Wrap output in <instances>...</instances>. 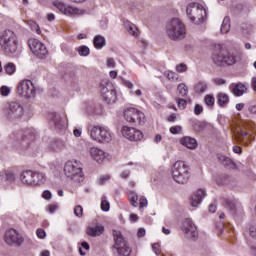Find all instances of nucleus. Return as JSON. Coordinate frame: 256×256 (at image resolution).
I'll use <instances>...</instances> for the list:
<instances>
[{
    "instance_id": "nucleus-50",
    "label": "nucleus",
    "mask_w": 256,
    "mask_h": 256,
    "mask_svg": "<svg viewBox=\"0 0 256 256\" xmlns=\"http://www.w3.org/2000/svg\"><path fill=\"white\" fill-rule=\"evenodd\" d=\"M152 249L156 255H159L161 253V245L159 243L153 244Z\"/></svg>"
},
{
    "instance_id": "nucleus-8",
    "label": "nucleus",
    "mask_w": 256,
    "mask_h": 256,
    "mask_svg": "<svg viewBox=\"0 0 256 256\" xmlns=\"http://www.w3.org/2000/svg\"><path fill=\"white\" fill-rule=\"evenodd\" d=\"M186 13L190 21H202L203 17L207 15L205 7L200 3H190L186 9Z\"/></svg>"
},
{
    "instance_id": "nucleus-13",
    "label": "nucleus",
    "mask_w": 256,
    "mask_h": 256,
    "mask_svg": "<svg viewBox=\"0 0 256 256\" xmlns=\"http://www.w3.org/2000/svg\"><path fill=\"white\" fill-rule=\"evenodd\" d=\"M114 249L117 251L119 256H129V250L127 247V242H125V238L119 231H114Z\"/></svg>"
},
{
    "instance_id": "nucleus-43",
    "label": "nucleus",
    "mask_w": 256,
    "mask_h": 256,
    "mask_svg": "<svg viewBox=\"0 0 256 256\" xmlns=\"http://www.w3.org/2000/svg\"><path fill=\"white\" fill-rule=\"evenodd\" d=\"M74 215L79 218L83 217V206L77 205L74 208Z\"/></svg>"
},
{
    "instance_id": "nucleus-24",
    "label": "nucleus",
    "mask_w": 256,
    "mask_h": 256,
    "mask_svg": "<svg viewBox=\"0 0 256 256\" xmlns=\"http://www.w3.org/2000/svg\"><path fill=\"white\" fill-rule=\"evenodd\" d=\"M94 47L96 49H103L105 45H107V41L105 40V37L102 35H96L93 40Z\"/></svg>"
},
{
    "instance_id": "nucleus-58",
    "label": "nucleus",
    "mask_w": 256,
    "mask_h": 256,
    "mask_svg": "<svg viewBox=\"0 0 256 256\" xmlns=\"http://www.w3.org/2000/svg\"><path fill=\"white\" fill-rule=\"evenodd\" d=\"M130 220L132 223H137V221H139V216H137V214H131Z\"/></svg>"
},
{
    "instance_id": "nucleus-6",
    "label": "nucleus",
    "mask_w": 256,
    "mask_h": 256,
    "mask_svg": "<svg viewBox=\"0 0 256 256\" xmlns=\"http://www.w3.org/2000/svg\"><path fill=\"white\" fill-rule=\"evenodd\" d=\"M2 111L10 121H17V119H23L25 115V108L17 101L6 102L2 108Z\"/></svg>"
},
{
    "instance_id": "nucleus-23",
    "label": "nucleus",
    "mask_w": 256,
    "mask_h": 256,
    "mask_svg": "<svg viewBox=\"0 0 256 256\" xmlns=\"http://www.w3.org/2000/svg\"><path fill=\"white\" fill-rule=\"evenodd\" d=\"M246 92L247 86H245V84L243 83L236 84L232 90L233 95H235L236 97H241V95H243Z\"/></svg>"
},
{
    "instance_id": "nucleus-35",
    "label": "nucleus",
    "mask_w": 256,
    "mask_h": 256,
    "mask_svg": "<svg viewBox=\"0 0 256 256\" xmlns=\"http://www.w3.org/2000/svg\"><path fill=\"white\" fill-rule=\"evenodd\" d=\"M77 51L81 57H87L91 51L89 50V47L87 46H80L77 48Z\"/></svg>"
},
{
    "instance_id": "nucleus-51",
    "label": "nucleus",
    "mask_w": 256,
    "mask_h": 256,
    "mask_svg": "<svg viewBox=\"0 0 256 256\" xmlns=\"http://www.w3.org/2000/svg\"><path fill=\"white\" fill-rule=\"evenodd\" d=\"M139 205H140L141 209H143V207H147V205H148L147 198H145L144 196L140 197Z\"/></svg>"
},
{
    "instance_id": "nucleus-46",
    "label": "nucleus",
    "mask_w": 256,
    "mask_h": 256,
    "mask_svg": "<svg viewBox=\"0 0 256 256\" xmlns=\"http://www.w3.org/2000/svg\"><path fill=\"white\" fill-rule=\"evenodd\" d=\"M176 71L178 73H185V71H187V65L183 63L176 65Z\"/></svg>"
},
{
    "instance_id": "nucleus-55",
    "label": "nucleus",
    "mask_w": 256,
    "mask_h": 256,
    "mask_svg": "<svg viewBox=\"0 0 256 256\" xmlns=\"http://www.w3.org/2000/svg\"><path fill=\"white\" fill-rule=\"evenodd\" d=\"M57 147H58L59 151H61V150L65 149L66 143L64 141H58Z\"/></svg>"
},
{
    "instance_id": "nucleus-14",
    "label": "nucleus",
    "mask_w": 256,
    "mask_h": 256,
    "mask_svg": "<svg viewBox=\"0 0 256 256\" xmlns=\"http://www.w3.org/2000/svg\"><path fill=\"white\" fill-rule=\"evenodd\" d=\"M182 231H184L185 235L189 238L197 237V226L191 221V219H186L182 225Z\"/></svg>"
},
{
    "instance_id": "nucleus-42",
    "label": "nucleus",
    "mask_w": 256,
    "mask_h": 256,
    "mask_svg": "<svg viewBox=\"0 0 256 256\" xmlns=\"http://www.w3.org/2000/svg\"><path fill=\"white\" fill-rule=\"evenodd\" d=\"M116 65H117V63L115 62V59H113V58L106 59L107 69H115Z\"/></svg>"
},
{
    "instance_id": "nucleus-11",
    "label": "nucleus",
    "mask_w": 256,
    "mask_h": 256,
    "mask_svg": "<svg viewBox=\"0 0 256 256\" xmlns=\"http://www.w3.org/2000/svg\"><path fill=\"white\" fill-rule=\"evenodd\" d=\"M28 45L33 55L38 57V59H45L47 55H49V51L47 50V46L43 44V42L38 39L32 38L28 41Z\"/></svg>"
},
{
    "instance_id": "nucleus-61",
    "label": "nucleus",
    "mask_w": 256,
    "mask_h": 256,
    "mask_svg": "<svg viewBox=\"0 0 256 256\" xmlns=\"http://www.w3.org/2000/svg\"><path fill=\"white\" fill-rule=\"evenodd\" d=\"M49 213H55L57 211V205H51L48 207Z\"/></svg>"
},
{
    "instance_id": "nucleus-33",
    "label": "nucleus",
    "mask_w": 256,
    "mask_h": 256,
    "mask_svg": "<svg viewBox=\"0 0 256 256\" xmlns=\"http://www.w3.org/2000/svg\"><path fill=\"white\" fill-rule=\"evenodd\" d=\"M28 25L32 31H36L37 35H41V28L39 27V24L33 20H29Z\"/></svg>"
},
{
    "instance_id": "nucleus-57",
    "label": "nucleus",
    "mask_w": 256,
    "mask_h": 256,
    "mask_svg": "<svg viewBox=\"0 0 256 256\" xmlns=\"http://www.w3.org/2000/svg\"><path fill=\"white\" fill-rule=\"evenodd\" d=\"M109 179H110V176H109V175L102 176V177L99 179L100 185H103V183H105V181H109Z\"/></svg>"
},
{
    "instance_id": "nucleus-64",
    "label": "nucleus",
    "mask_w": 256,
    "mask_h": 256,
    "mask_svg": "<svg viewBox=\"0 0 256 256\" xmlns=\"http://www.w3.org/2000/svg\"><path fill=\"white\" fill-rule=\"evenodd\" d=\"M233 151H234V153H237V154H241L242 153L241 147H239V146H234L233 147Z\"/></svg>"
},
{
    "instance_id": "nucleus-15",
    "label": "nucleus",
    "mask_w": 256,
    "mask_h": 256,
    "mask_svg": "<svg viewBox=\"0 0 256 256\" xmlns=\"http://www.w3.org/2000/svg\"><path fill=\"white\" fill-rule=\"evenodd\" d=\"M89 154L91 159H93V161H96L97 163H103V161L107 159V154H105V151L101 150V148L98 147H91L89 149Z\"/></svg>"
},
{
    "instance_id": "nucleus-30",
    "label": "nucleus",
    "mask_w": 256,
    "mask_h": 256,
    "mask_svg": "<svg viewBox=\"0 0 256 256\" xmlns=\"http://www.w3.org/2000/svg\"><path fill=\"white\" fill-rule=\"evenodd\" d=\"M177 89L181 97H187V93H189V88H187V85H185V83L179 84Z\"/></svg>"
},
{
    "instance_id": "nucleus-1",
    "label": "nucleus",
    "mask_w": 256,
    "mask_h": 256,
    "mask_svg": "<svg viewBox=\"0 0 256 256\" xmlns=\"http://www.w3.org/2000/svg\"><path fill=\"white\" fill-rule=\"evenodd\" d=\"M0 47L6 55L17 53L19 47V38L12 30H5L0 34Z\"/></svg>"
},
{
    "instance_id": "nucleus-34",
    "label": "nucleus",
    "mask_w": 256,
    "mask_h": 256,
    "mask_svg": "<svg viewBox=\"0 0 256 256\" xmlns=\"http://www.w3.org/2000/svg\"><path fill=\"white\" fill-rule=\"evenodd\" d=\"M130 203L132 207H139V196L135 192H130Z\"/></svg>"
},
{
    "instance_id": "nucleus-2",
    "label": "nucleus",
    "mask_w": 256,
    "mask_h": 256,
    "mask_svg": "<svg viewBox=\"0 0 256 256\" xmlns=\"http://www.w3.org/2000/svg\"><path fill=\"white\" fill-rule=\"evenodd\" d=\"M166 35L171 41H182L187 36V28L179 18H173L166 26Z\"/></svg>"
},
{
    "instance_id": "nucleus-25",
    "label": "nucleus",
    "mask_w": 256,
    "mask_h": 256,
    "mask_svg": "<svg viewBox=\"0 0 256 256\" xmlns=\"http://www.w3.org/2000/svg\"><path fill=\"white\" fill-rule=\"evenodd\" d=\"M102 97L106 103H114V101L117 99V92L115 89H112L109 92H106V94H104Z\"/></svg>"
},
{
    "instance_id": "nucleus-44",
    "label": "nucleus",
    "mask_w": 256,
    "mask_h": 256,
    "mask_svg": "<svg viewBox=\"0 0 256 256\" xmlns=\"http://www.w3.org/2000/svg\"><path fill=\"white\" fill-rule=\"evenodd\" d=\"M248 235L251 236V238L256 241V226H250L248 228Z\"/></svg>"
},
{
    "instance_id": "nucleus-3",
    "label": "nucleus",
    "mask_w": 256,
    "mask_h": 256,
    "mask_svg": "<svg viewBox=\"0 0 256 256\" xmlns=\"http://www.w3.org/2000/svg\"><path fill=\"white\" fill-rule=\"evenodd\" d=\"M64 175L73 183H81L85 177L83 176V168L77 160L67 161L64 165Z\"/></svg>"
},
{
    "instance_id": "nucleus-27",
    "label": "nucleus",
    "mask_w": 256,
    "mask_h": 256,
    "mask_svg": "<svg viewBox=\"0 0 256 256\" xmlns=\"http://www.w3.org/2000/svg\"><path fill=\"white\" fill-rule=\"evenodd\" d=\"M218 105L225 107L229 103V96L223 92H220L217 96Z\"/></svg>"
},
{
    "instance_id": "nucleus-10",
    "label": "nucleus",
    "mask_w": 256,
    "mask_h": 256,
    "mask_svg": "<svg viewBox=\"0 0 256 256\" xmlns=\"http://www.w3.org/2000/svg\"><path fill=\"white\" fill-rule=\"evenodd\" d=\"M18 93L19 95H22V97H25L26 99H31L35 97L37 90L35 89V84H33V81L26 79L22 80L18 83Z\"/></svg>"
},
{
    "instance_id": "nucleus-60",
    "label": "nucleus",
    "mask_w": 256,
    "mask_h": 256,
    "mask_svg": "<svg viewBox=\"0 0 256 256\" xmlns=\"http://www.w3.org/2000/svg\"><path fill=\"white\" fill-rule=\"evenodd\" d=\"M109 77H110V79H117V71L111 70L109 72Z\"/></svg>"
},
{
    "instance_id": "nucleus-37",
    "label": "nucleus",
    "mask_w": 256,
    "mask_h": 256,
    "mask_svg": "<svg viewBox=\"0 0 256 256\" xmlns=\"http://www.w3.org/2000/svg\"><path fill=\"white\" fill-rule=\"evenodd\" d=\"M176 103H177L178 109H180L181 111H183V109L187 107V100L183 98H176Z\"/></svg>"
},
{
    "instance_id": "nucleus-26",
    "label": "nucleus",
    "mask_w": 256,
    "mask_h": 256,
    "mask_svg": "<svg viewBox=\"0 0 256 256\" xmlns=\"http://www.w3.org/2000/svg\"><path fill=\"white\" fill-rule=\"evenodd\" d=\"M236 62H237V59L235 58V56H233V54L224 50L223 65H235Z\"/></svg>"
},
{
    "instance_id": "nucleus-5",
    "label": "nucleus",
    "mask_w": 256,
    "mask_h": 256,
    "mask_svg": "<svg viewBox=\"0 0 256 256\" xmlns=\"http://www.w3.org/2000/svg\"><path fill=\"white\" fill-rule=\"evenodd\" d=\"M88 133L92 141L97 143H111L113 141V132L100 125H90Z\"/></svg>"
},
{
    "instance_id": "nucleus-62",
    "label": "nucleus",
    "mask_w": 256,
    "mask_h": 256,
    "mask_svg": "<svg viewBox=\"0 0 256 256\" xmlns=\"http://www.w3.org/2000/svg\"><path fill=\"white\" fill-rule=\"evenodd\" d=\"M82 130L81 129H75L73 131V134L75 137H81Z\"/></svg>"
},
{
    "instance_id": "nucleus-52",
    "label": "nucleus",
    "mask_w": 256,
    "mask_h": 256,
    "mask_svg": "<svg viewBox=\"0 0 256 256\" xmlns=\"http://www.w3.org/2000/svg\"><path fill=\"white\" fill-rule=\"evenodd\" d=\"M194 113L195 115H201V113H203V106L196 104L194 107Z\"/></svg>"
},
{
    "instance_id": "nucleus-40",
    "label": "nucleus",
    "mask_w": 256,
    "mask_h": 256,
    "mask_svg": "<svg viewBox=\"0 0 256 256\" xmlns=\"http://www.w3.org/2000/svg\"><path fill=\"white\" fill-rule=\"evenodd\" d=\"M183 132V127L176 125V126H172L170 127V133L172 135H179Z\"/></svg>"
},
{
    "instance_id": "nucleus-31",
    "label": "nucleus",
    "mask_w": 256,
    "mask_h": 256,
    "mask_svg": "<svg viewBox=\"0 0 256 256\" xmlns=\"http://www.w3.org/2000/svg\"><path fill=\"white\" fill-rule=\"evenodd\" d=\"M7 75H13L15 71H17V67L13 64V62H9L4 67Z\"/></svg>"
},
{
    "instance_id": "nucleus-54",
    "label": "nucleus",
    "mask_w": 256,
    "mask_h": 256,
    "mask_svg": "<svg viewBox=\"0 0 256 256\" xmlns=\"http://www.w3.org/2000/svg\"><path fill=\"white\" fill-rule=\"evenodd\" d=\"M167 121H169V123H175V121H177V114L173 113L168 116Z\"/></svg>"
},
{
    "instance_id": "nucleus-38",
    "label": "nucleus",
    "mask_w": 256,
    "mask_h": 256,
    "mask_svg": "<svg viewBox=\"0 0 256 256\" xmlns=\"http://www.w3.org/2000/svg\"><path fill=\"white\" fill-rule=\"evenodd\" d=\"M120 134L122 135V137H125V139H129V126L122 125L120 127Z\"/></svg>"
},
{
    "instance_id": "nucleus-63",
    "label": "nucleus",
    "mask_w": 256,
    "mask_h": 256,
    "mask_svg": "<svg viewBox=\"0 0 256 256\" xmlns=\"http://www.w3.org/2000/svg\"><path fill=\"white\" fill-rule=\"evenodd\" d=\"M47 21H55V14L49 13L47 15Z\"/></svg>"
},
{
    "instance_id": "nucleus-21",
    "label": "nucleus",
    "mask_w": 256,
    "mask_h": 256,
    "mask_svg": "<svg viewBox=\"0 0 256 256\" xmlns=\"http://www.w3.org/2000/svg\"><path fill=\"white\" fill-rule=\"evenodd\" d=\"M205 195H206L205 190L198 189L196 191V193L192 196V202H191L192 207H197L198 205H200V203H201V201H203Z\"/></svg>"
},
{
    "instance_id": "nucleus-17",
    "label": "nucleus",
    "mask_w": 256,
    "mask_h": 256,
    "mask_svg": "<svg viewBox=\"0 0 256 256\" xmlns=\"http://www.w3.org/2000/svg\"><path fill=\"white\" fill-rule=\"evenodd\" d=\"M180 145L186 147V149H190L191 151H195L198 147L197 140L191 136H184L179 139Z\"/></svg>"
},
{
    "instance_id": "nucleus-12",
    "label": "nucleus",
    "mask_w": 256,
    "mask_h": 256,
    "mask_svg": "<svg viewBox=\"0 0 256 256\" xmlns=\"http://www.w3.org/2000/svg\"><path fill=\"white\" fill-rule=\"evenodd\" d=\"M4 241L11 247H21L25 239L23 238V235L19 233V231L15 229H9L5 233Z\"/></svg>"
},
{
    "instance_id": "nucleus-19",
    "label": "nucleus",
    "mask_w": 256,
    "mask_h": 256,
    "mask_svg": "<svg viewBox=\"0 0 256 256\" xmlns=\"http://www.w3.org/2000/svg\"><path fill=\"white\" fill-rule=\"evenodd\" d=\"M224 56H225V50H221V49L215 50L211 56V59L214 65H217L218 67H223Z\"/></svg>"
},
{
    "instance_id": "nucleus-9",
    "label": "nucleus",
    "mask_w": 256,
    "mask_h": 256,
    "mask_svg": "<svg viewBox=\"0 0 256 256\" xmlns=\"http://www.w3.org/2000/svg\"><path fill=\"white\" fill-rule=\"evenodd\" d=\"M53 6L56 7V9H58L62 15H66L67 17H76V15H83L85 13L84 10L73 7L59 0H55L53 2Z\"/></svg>"
},
{
    "instance_id": "nucleus-53",
    "label": "nucleus",
    "mask_w": 256,
    "mask_h": 256,
    "mask_svg": "<svg viewBox=\"0 0 256 256\" xmlns=\"http://www.w3.org/2000/svg\"><path fill=\"white\" fill-rule=\"evenodd\" d=\"M42 197L43 199L49 200L53 197V195L51 194V191L46 190L42 193Z\"/></svg>"
},
{
    "instance_id": "nucleus-41",
    "label": "nucleus",
    "mask_w": 256,
    "mask_h": 256,
    "mask_svg": "<svg viewBox=\"0 0 256 256\" xmlns=\"http://www.w3.org/2000/svg\"><path fill=\"white\" fill-rule=\"evenodd\" d=\"M196 91L198 93H205V91H207V84H205L204 82H199L196 85Z\"/></svg>"
},
{
    "instance_id": "nucleus-22",
    "label": "nucleus",
    "mask_w": 256,
    "mask_h": 256,
    "mask_svg": "<svg viewBox=\"0 0 256 256\" xmlns=\"http://www.w3.org/2000/svg\"><path fill=\"white\" fill-rule=\"evenodd\" d=\"M143 137V132L138 129L130 128L129 129V141H141Z\"/></svg>"
},
{
    "instance_id": "nucleus-36",
    "label": "nucleus",
    "mask_w": 256,
    "mask_h": 256,
    "mask_svg": "<svg viewBox=\"0 0 256 256\" xmlns=\"http://www.w3.org/2000/svg\"><path fill=\"white\" fill-rule=\"evenodd\" d=\"M204 101L208 107H213V105H215V97L211 94L206 95Z\"/></svg>"
},
{
    "instance_id": "nucleus-39",
    "label": "nucleus",
    "mask_w": 256,
    "mask_h": 256,
    "mask_svg": "<svg viewBox=\"0 0 256 256\" xmlns=\"http://www.w3.org/2000/svg\"><path fill=\"white\" fill-rule=\"evenodd\" d=\"M219 161H221V163H223L225 167H231V164L233 163V160H231V158H228L226 156H220Z\"/></svg>"
},
{
    "instance_id": "nucleus-49",
    "label": "nucleus",
    "mask_w": 256,
    "mask_h": 256,
    "mask_svg": "<svg viewBox=\"0 0 256 256\" xmlns=\"http://www.w3.org/2000/svg\"><path fill=\"white\" fill-rule=\"evenodd\" d=\"M167 77L169 81H179V76L174 72H169Z\"/></svg>"
},
{
    "instance_id": "nucleus-28",
    "label": "nucleus",
    "mask_w": 256,
    "mask_h": 256,
    "mask_svg": "<svg viewBox=\"0 0 256 256\" xmlns=\"http://www.w3.org/2000/svg\"><path fill=\"white\" fill-rule=\"evenodd\" d=\"M231 29V22L229 20V18H224L222 25L220 27V31L221 33H227L228 31H230Z\"/></svg>"
},
{
    "instance_id": "nucleus-59",
    "label": "nucleus",
    "mask_w": 256,
    "mask_h": 256,
    "mask_svg": "<svg viewBox=\"0 0 256 256\" xmlns=\"http://www.w3.org/2000/svg\"><path fill=\"white\" fill-rule=\"evenodd\" d=\"M145 229L144 228H139L138 232H137V236L138 237H145Z\"/></svg>"
},
{
    "instance_id": "nucleus-56",
    "label": "nucleus",
    "mask_w": 256,
    "mask_h": 256,
    "mask_svg": "<svg viewBox=\"0 0 256 256\" xmlns=\"http://www.w3.org/2000/svg\"><path fill=\"white\" fill-rule=\"evenodd\" d=\"M6 179H7V181H15V174L8 172L6 174Z\"/></svg>"
},
{
    "instance_id": "nucleus-18",
    "label": "nucleus",
    "mask_w": 256,
    "mask_h": 256,
    "mask_svg": "<svg viewBox=\"0 0 256 256\" xmlns=\"http://www.w3.org/2000/svg\"><path fill=\"white\" fill-rule=\"evenodd\" d=\"M129 113H130V123H138V125H141V123L145 121V114L140 110H137L135 108H130Z\"/></svg>"
},
{
    "instance_id": "nucleus-32",
    "label": "nucleus",
    "mask_w": 256,
    "mask_h": 256,
    "mask_svg": "<svg viewBox=\"0 0 256 256\" xmlns=\"http://www.w3.org/2000/svg\"><path fill=\"white\" fill-rule=\"evenodd\" d=\"M113 90V84L106 83L101 85V95L104 96L105 94L109 93Z\"/></svg>"
},
{
    "instance_id": "nucleus-45",
    "label": "nucleus",
    "mask_w": 256,
    "mask_h": 256,
    "mask_svg": "<svg viewBox=\"0 0 256 256\" xmlns=\"http://www.w3.org/2000/svg\"><path fill=\"white\" fill-rule=\"evenodd\" d=\"M0 93H1L2 97H7L9 95V93H11V89L7 86H2L0 88Z\"/></svg>"
},
{
    "instance_id": "nucleus-20",
    "label": "nucleus",
    "mask_w": 256,
    "mask_h": 256,
    "mask_svg": "<svg viewBox=\"0 0 256 256\" xmlns=\"http://www.w3.org/2000/svg\"><path fill=\"white\" fill-rule=\"evenodd\" d=\"M105 232V227L100 224H95V226H88L87 235L90 237H100Z\"/></svg>"
},
{
    "instance_id": "nucleus-16",
    "label": "nucleus",
    "mask_w": 256,
    "mask_h": 256,
    "mask_svg": "<svg viewBox=\"0 0 256 256\" xmlns=\"http://www.w3.org/2000/svg\"><path fill=\"white\" fill-rule=\"evenodd\" d=\"M50 119L56 129H67V118L53 113L51 114Z\"/></svg>"
},
{
    "instance_id": "nucleus-48",
    "label": "nucleus",
    "mask_w": 256,
    "mask_h": 256,
    "mask_svg": "<svg viewBox=\"0 0 256 256\" xmlns=\"http://www.w3.org/2000/svg\"><path fill=\"white\" fill-rule=\"evenodd\" d=\"M36 235H37L38 239H45V237H47L45 230H43L41 228L36 230Z\"/></svg>"
},
{
    "instance_id": "nucleus-4",
    "label": "nucleus",
    "mask_w": 256,
    "mask_h": 256,
    "mask_svg": "<svg viewBox=\"0 0 256 256\" xmlns=\"http://www.w3.org/2000/svg\"><path fill=\"white\" fill-rule=\"evenodd\" d=\"M191 177V172H189V165L185 161H176L172 168V178L179 185H185Z\"/></svg>"
},
{
    "instance_id": "nucleus-7",
    "label": "nucleus",
    "mask_w": 256,
    "mask_h": 256,
    "mask_svg": "<svg viewBox=\"0 0 256 256\" xmlns=\"http://www.w3.org/2000/svg\"><path fill=\"white\" fill-rule=\"evenodd\" d=\"M19 180L22 185L35 187V185H40V183L45 181V174L37 173L32 170H24L20 173Z\"/></svg>"
},
{
    "instance_id": "nucleus-29",
    "label": "nucleus",
    "mask_w": 256,
    "mask_h": 256,
    "mask_svg": "<svg viewBox=\"0 0 256 256\" xmlns=\"http://www.w3.org/2000/svg\"><path fill=\"white\" fill-rule=\"evenodd\" d=\"M129 34L132 35L135 39H139V35H141V32L139 31V28L135 24L129 25Z\"/></svg>"
},
{
    "instance_id": "nucleus-47",
    "label": "nucleus",
    "mask_w": 256,
    "mask_h": 256,
    "mask_svg": "<svg viewBox=\"0 0 256 256\" xmlns=\"http://www.w3.org/2000/svg\"><path fill=\"white\" fill-rule=\"evenodd\" d=\"M101 210L102 211H109V209H110V204H109V201H107V200H102V202H101Z\"/></svg>"
}]
</instances>
